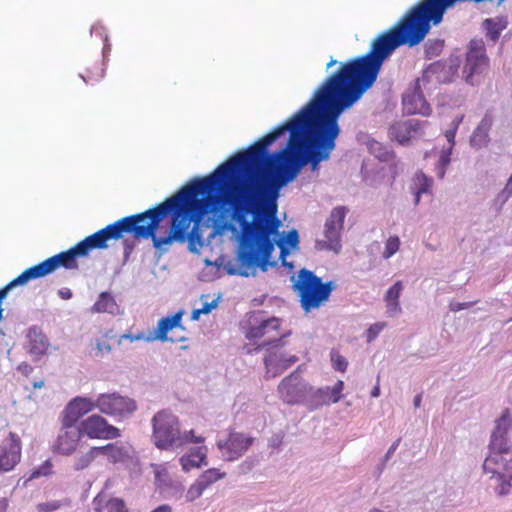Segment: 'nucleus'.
Returning a JSON list of instances; mask_svg holds the SVG:
<instances>
[{
    "label": "nucleus",
    "mask_w": 512,
    "mask_h": 512,
    "mask_svg": "<svg viewBox=\"0 0 512 512\" xmlns=\"http://www.w3.org/2000/svg\"><path fill=\"white\" fill-rule=\"evenodd\" d=\"M21 459V440L10 432L0 444V473L11 471Z\"/></svg>",
    "instance_id": "f3484780"
},
{
    "label": "nucleus",
    "mask_w": 512,
    "mask_h": 512,
    "mask_svg": "<svg viewBox=\"0 0 512 512\" xmlns=\"http://www.w3.org/2000/svg\"><path fill=\"white\" fill-rule=\"evenodd\" d=\"M80 434H86L89 438L114 439L120 436V430L108 424L100 415H91L78 426Z\"/></svg>",
    "instance_id": "dca6fc26"
},
{
    "label": "nucleus",
    "mask_w": 512,
    "mask_h": 512,
    "mask_svg": "<svg viewBox=\"0 0 512 512\" xmlns=\"http://www.w3.org/2000/svg\"><path fill=\"white\" fill-rule=\"evenodd\" d=\"M444 47V40L442 39H429L425 44V56L428 59L438 56Z\"/></svg>",
    "instance_id": "8fccbe9b"
},
{
    "label": "nucleus",
    "mask_w": 512,
    "mask_h": 512,
    "mask_svg": "<svg viewBox=\"0 0 512 512\" xmlns=\"http://www.w3.org/2000/svg\"><path fill=\"white\" fill-rule=\"evenodd\" d=\"M81 438L77 425H71L62 421V427L54 444V451L62 455L72 454Z\"/></svg>",
    "instance_id": "6ab92c4d"
},
{
    "label": "nucleus",
    "mask_w": 512,
    "mask_h": 512,
    "mask_svg": "<svg viewBox=\"0 0 512 512\" xmlns=\"http://www.w3.org/2000/svg\"><path fill=\"white\" fill-rule=\"evenodd\" d=\"M466 54H486L484 41L482 39H472Z\"/></svg>",
    "instance_id": "13d9d810"
},
{
    "label": "nucleus",
    "mask_w": 512,
    "mask_h": 512,
    "mask_svg": "<svg viewBox=\"0 0 512 512\" xmlns=\"http://www.w3.org/2000/svg\"><path fill=\"white\" fill-rule=\"evenodd\" d=\"M331 361H332L333 368L335 370L340 371V372L346 371L348 362L338 352H336V351L331 352Z\"/></svg>",
    "instance_id": "4d7b16f0"
},
{
    "label": "nucleus",
    "mask_w": 512,
    "mask_h": 512,
    "mask_svg": "<svg viewBox=\"0 0 512 512\" xmlns=\"http://www.w3.org/2000/svg\"><path fill=\"white\" fill-rule=\"evenodd\" d=\"M28 282L29 279L24 270L20 275H18L16 278H14L12 281H10L8 284H6L3 288L0 289L1 298L5 300L10 290H12L16 286L25 285Z\"/></svg>",
    "instance_id": "de8ad7c7"
},
{
    "label": "nucleus",
    "mask_w": 512,
    "mask_h": 512,
    "mask_svg": "<svg viewBox=\"0 0 512 512\" xmlns=\"http://www.w3.org/2000/svg\"><path fill=\"white\" fill-rule=\"evenodd\" d=\"M288 334H284L283 336L279 337V338H273L269 341H265L259 345H257L253 351L254 352H260L261 350H266V354H268L269 352H276L275 349L276 348H279V347H282L284 346V341L283 339L287 336Z\"/></svg>",
    "instance_id": "09e8293b"
},
{
    "label": "nucleus",
    "mask_w": 512,
    "mask_h": 512,
    "mask_svg": "<svg viewBox=\"0 0 512 512\" xmlns=\"http://www.w3.org/2000/svg\"><path fill=\"white\" fill-rule=\"evenodd\" d=\"M118 308L115 297L110 292L105 291L99 294L98 299L91 307V312L115 314Z\"/></svg>",
    "instance_id": "72a5a7b5"
},
{
    "label": "nucleus",
    "mask_w": 512,
    "mask_h": 512,
    "mask_svg": "<svg viewBox=\"0 0 512 512\" xmlns=\"http://www.w3.org/2000/svg\"><path fill=\"white\" fill-rule=\"evenodd\" d=\"M491 116L485 115L470 136V145L475 149L486 147L490 142L489 132L492 128Z\"/></svg>",
    "instance_id": "c85d7f7f"
},
{
    "label": "nucleus",
    "mask_w": 512,
    "mask_h": 512,
    "mask_svg": "<svg viewBox=\"0 0 512 512\" xmlns=\"http://www.w3.org/2000/svg\"><path fill=\"white\" fill-rule=\"evenodd\" d=\"M219 189L211 193L210 204L224 202L232 208L229 214L230 222L225 224V230L230 231L237 242L236 261L238 267L229 260L225 271L231 276H256L257 268L262 272L269 266H276L275 261L270 262L275 250L277 238L271 229L260 218L238 186L237 176L229 178L220 184Z\"/></svg>",
    "instance_id": "7ed1b4c3"
},
{
    "label": "nucleus",
    "mask_w": 512,
    "mask_h": 512,
    "mask_svg": "<svg viewBox=\"0 0 512 512\" xmlns=\"http://www.w3.org/2000/svg\"><path fill=\"white\" fill-rule=\"evenodd\" d=\"M436 8L440 14L441 19L443 20L446 12L452 8H454L459 3L471 2L474 4H480L484 2H492L493 0H433ZM504 0H498V3L501 4Z\"/></svg>",
    "instance_id": "a19ab883"
},
{
    "label": "nucleus",
    "mask_w": 512,
    "mask_h": 512,
    "mask_svg": "<svg viewBox=\"0 0 512 512\" xmlns=\"http://www.w3.org/2000/svg\"><path fill=\"white\" fill-rule=\"evenodd\" d=\"M442 22L433 0H420L391 28L380 33L370 50L329 75L318 89L352 107L373 86L384 61L399 47L420 44Z\"/></svg>",
    "instance_id": "f257e3e1"
},
{
    "label": "nucleus",
    "mask_w": 512,
    "mask_h": 512,
    "mask_svg": "<svg viewBox=\"0 0 512 512\" xmlns=\"http://www.w3.org/2000/svg\"><path fill=\"white\" fill-rule=\"evenodd\" d=\"M28 353L33 360L37 361L44 356L49 347V340L42 330L37 326H32L27 332Z\"/></svg>",
    "instance_id": "b1692460"
},
{
    "label": "nucleus",
    "mask_w": 512,
    "mask_h": 512,
    "mask_svg": "<svg viewBox=\"0 0 512 512\" xmlns=\"http://www.w3.org/2000/svg\"><path fill=\"white\" fill-rule=\"evenodd\" d=\"M97 408L96 400L91 398L77 396L73 398L65 407L62 421L71 425H76L78 420L85 414Z\"/></svg>",
    "instance_id": "4be33fe9"
},
{
    "label": "nucleus",
    "mask_w": 512,
    "mask_h": 512,
    "mask_svg": "<svg viewBox=\"0 0 512 512\" xmlns=\"http://www.w3.org/2000/svg\"><path fill=\"white\" fill-rule=\"evenodd\" d=\"M403 290V284L401 281L395 282L386 292L385 301L387 303V313L389 316L401 312V306L399 303V297Z\"/></svg>",
    "instance_id": "f704fd0d"
},
{
    "label": "nucleus",
    "mask_w": 512,
    "mask_h": 512,
    "mask_svg": "<svg viewBox=\"0 0 512 512\" xmlns=\"http://www.w3.org/2000/svg\"><path fill=\"white\" fill-rule=\"evenodd\" d=\"M302 169L289 158H274V152L265 151V171L263 173H248L253 176L252 184L280 194L282 188L292 183Z\"/></svg>",
    "instance_id": "0eeeda50"
},
{
    "label": "nucleus",
    "mask_w": 512,
    "mask_h": 512,
    "mask_svg": "<svg viewBox=\"0 0 512 512\" xmlns=\"http://www.w3.org/2000/svg\"><path fill=\"white\" fill-rule=\"evenodd\" d=\"M476 303V301H472V302H451L450 305H449V308L452 312H458V311H461L463 309H468L470 307H472L474 304Z\"/></svg>",
    "instance_id": "338daca9"
},
{
    "label": "nucleus",
    "mask_w": 512,
    "mask_h": 512,
    "mask_svg": "<svg viewBox=\"0 0 512 512\" xmlns=\"http://www.w3.org/2000/svg\"><path fill=\"white\" fill-rule=\"evenodd\" d=\"M347 209L344 206H338L332 209L325 222V240H316L315 248L317 250L333 251L338 254L342 248L340 233L343 229Z\"/></svg>",
    "instance_id": "9d476101"
},
{
    "label": "nucleus",
    "mask_w": 512,
    "mask_h": 512,
    "mask_svg": "<svg viewBox=\"0 0 512 512\" xmlns=\"http://www.w3.org/2000/svg\"><path fill=\"white\" fill-rule=\"evenodd\" d=\"M485 474H489V487L497 497L512 496V468L507 470L483 469Z\"/></svg>",
    "instance_id": "412c9836"
},
{
    "label": "nucleus",
    "mask_w": 512,
    "mask_h": 512,
    "mask_svg": "<svg viewBox=\"0 0 512 512\" xmlns=\"http://www.w3.org/2000/svg\"><path fill=\"white\" fill-rule=\"evenodd\" d=\"M204 490L205 488L196 480L186 492V501L193 502L202 495Z\"/></svg>",
    "instance_id": "6e6d98bb"
},
{
    "label": "nucleus",
    "mask_w": 512,
    "mask_h": 512,
    "mask_svg": "<svg viewBox=\"0 0 512 512\" xmlns=\"http://www.w3.org/2000/svg\"><path fill=\"white\" fill-rule=\"evenodd\" d=\"M225 477V473L219 472L216 468H211L204 471L197 479V481L206 489L214 482Z\"/></svg>",
    "instance_id": "c03bdc74"
},
{
    "label": "nucleus",
    "mask_w": 512,
    "mask_h": 512,
    "mask_svg": "<svg viewBox=\"0 0 512 512\" xmlns=\"http://www.w3.org/2000/svg\"><path fill=\"white\" fill-rule=\"evenodd\" d=\"M207 448L205 446L196 447L190 450L188 454L180 458V464L183 471L188 472L192 468H200L207 465Z\"/></svg>",
    "instance_id": "c756f323"
},
{
    "label": "nucleus",
    "mask_w": 512,
    "mask_h": 512,
    "mask_svg": "<svg viewBox=\"0 0 512 512\" xmlns=\"http://www.w3.org/2000/svg\"><path fill=\"white\" fill-rule=\"evenodd\" d=\"M61 506V503L59 501H50L45 503H39L37 505V509L40 512H52L57 509H59Z\"/></svg>",
    "instance_id": "e2e57ef3"
},
{
    "label": "nucleus",
    "mask_w": 512,
    "mask_h": 512,
    "mask_svg": "<svg viewBox=\"0 0 512 512\" xmlns=\"http://www.w3.org/2000/svg\"><path fill=\"white\" fill-rule=\"evenodd\" d=\"M214 171L194 178L174 195L141 213L132 214L130 234L134 239H151L154 249L162 255L174 242L185 243V225L210 205L211 193L220 188Z\"/></svg>",
    "instance_id": "f03ea898"
},
{
    "label": "nucleus",
    "mask_w": 512,
    "mask_h": 512,
    "mask_svg": "<svg viewBox=\"0 0 512 512\" xmlns=\"http://www.w3.org/2000/svg\"><path fill=\"white\" fill-rule=\"evenodd\" d=\"M451 153H452L451 147H449L448 149L442 150L439 160L437 162V165H440L442 167H448V165L451 162Z\"/></svg>",
    "instance_id": "0e129e2a"
},
{
    "label": "nucleus",
    "mask_w": 512,
    "mask_h": 512,
    "mask_svg": "<svg viewBox=\"0 0 512 512\" xmlns=\"http://www.w3.org/2000/svg\"><path fill=\"white\" fill-rule=\"evenodd\" d=\"M343 388L344 382L342 380H338L332 388L328 386L315 388L309 385L303 405L310 411H314L324 405L337 403L342 398Z\"/></svg>",
    "instance_id": "4468645a"
},
{
    "label": "nucleus",
    "mask_w": 512,
    "mask_h": 512,
    "mask_svg": "<svg viewBox=\"0 0 512 512\" xmlns=\"http://www.w3.org/2000/svg\"><path fill=\"white\" fill-rule=\"evenodd\" d=\"M490 453L485 458L488 459L492 456H501V459H509L511 446H508L506 436H493L491 435V440L489 444Z\"/></svg>",
    "instance_id": "e433bc0d"
},
{
    "label": "nucleus",
    "mask_w": 512,
    "mask_h": 512,
    "mask_svg": "<svg viewBox=\"0 0 512 512\" xmlns=\"http://www.w3.org/2000/svg\"><path fill=\"white\" fill-rule=\"evenodd\" d=\"M262 312H258L254 316L255 324L250 322V327L246 332V338L248 340L259 339L265 336L268 330H277L280 326V320L276 317H271L269 319H258L257 315H261Z\"/></svg>",
    "instance_id": "cd10ccee"
},
{
    "label": "nucleus",
    "mask_w": 512,
    "mask_h": 512,
    "mask_svg": "<svg viewBox=\"0 0 512 512\" xmlns=\"http://www.w3.org/2000/svg\"><path fill=\"white\" fill-rule=\"evenodd\" d=\"M191 223L185 225V234L187 235L186 242H188V250L193 254H199L200 248L204 246L202 232L197 224L193 225L189 231Z\"/></svg>",
    "instance_id": "4c0bfd02"
},
{
    "label": "nucleus",
    "mask_w": 512,
    "mask_h": 512,
    "mask_svg": "<svg viewBox=\"0 0 512 512\" xmlns=\"http://www.w3.org/2000/svg\"><path fill=\"white\" fill-rule=\"evenodd\" d=\"M99 454L107 456L109 462L128 463L133 456V449L130 445L122 442L109 443L105 446H99Z\"/></svg>",
    "instance_id": "a878e982"
},
{
    "label": "nucleus",
    "mask_w": 512,
    "mask_h": 512,
    "mask_svg": "<svg viewBox=\"0 0 512 512\" xmlns=\"http://www.w3.org/2000/svg\"><path fill=\"white\" fill-rule=\"evenodd\" d=\"M427 67V73L433 74L435 82L449 83L457 72L459 62L457 59L439 60L429 64Z\"/></svg>",
    "instance_id": "bb28decb"
},
{
    "label": "nucleus",
    "mask_w": 512,
    "mask_h": 512,
    "mask_svg": "<svg viewBox=\"0 0 512 512\" xmlns=\"http://www.w3.org/2000/svg\"><path fill=\"white\" fill-rule=\"evenodd\" d=\"M462 116L453 121V127L451 129H448L446 132H445V137L447 139V141L450 143V147L453 148L454 144H455V136H456V132H457V129H458V126H459V123L462 121Z\"/></svg>",
    "instance_id": "052dcab7"
},
{
    "label": "nucleus",
    "mask_w": 512,
    "mask_h": 512,
    "mask_svg": "<svg viewBox=\"0 0 512 512\" xmlns=\"http://www.w3.org/2000/svg\"><path fill=\"white\" fill-rule=\"evenodd\" d=\"M254 438L243 433L230 432L226 440L217 441V447L225 461H235L242 457L253 444Z\"/></svg>",
    "instance_id": "2eb2a0df"
},
{
    "label": "nucleus",
    "mask_w": 512,
    "mask_h": 512,
    "mask_svg": "<svg viewBox=\"0 0 512 512\" xmlns=\"http://www.w3.org/2000/svg\"><path fill=\"white\" fill-rule=\"evenodd\" d=\"M96 406L101 413L120 418L129 417L137 409L135 400L117 392L100 394Z\"/></svg>",
    "instance_id": "9b49d317"
},
{
    "label": "nucleus",
    "mask_w": 512,
    "mask_h": 512,
    "mask_svg": "<svg viewBox=\"0 0 512 512\" xmlns=\"http://www.w3.org/2000/svg\"><path fill=\"white\" fill-rule=\"evenodd\" d=\"M512 196V186L506 184L504 189L497 195L496 201H499L501 206Z\"/></svg>",
    "instance_id": "69168bd1"
},
{
    "label": "nucleus",
    "mask_w": 512,
    "mask_h": 512,
    "mask_svg": "<svg viewBox=\"0 0 512 512\" xmlns=\"http://www.w3.org/2000/svg\"><path fill=\"white\" fill-rule=\"evenodd\" d=\"M299 366L278 385L280 398L289 405L303 404L309 384L300 375Z\"/></svg>",
    "instance_id": "ddd939ff"
},
{
    "label": "nucleus",
    "mask_w": 512,
    "mask_h": 512,
    "mask_svg": "<svg viewBox=\"0 0 512 512\" xmlns=\"http://www.w3.org/2000/svg\"><path fill=\"white\" fill-rule=\"evenodd\" d=\"M25 272L28 276L29 281L42 278L53 273L47 259L25 269Z\"/></svg>",
    "instance_id": "79ce46f5"
},
{
    "label": "nucleus",
    "mask_w": 512,
    "mask_h": 512,
    "mask_svg": "<svg viewBox=\"0 0 512 512\" xmlns=\"http://www.w3.org/2000/svg\"><path fill=\"white\" fill-rule=\"evenodd\" d=\"M131 215L108 224L104 228L86 237L92 249H106L109 240H120L124 234H130Z\"/></svg>",
    "instance_id": "f8f14e48"
},
{
    "label": "nucleus",
    "mask_w": 512,
    "mask_h": 512,
    "mask_svg": "<svg viewBox=\"0 0 512 512\" xmlns=\"http://www.w3.org/2000/svg\"><path fill=\"white\" fill-rule=\"evenodd\" d=\"M428 67H426L423 70L422 76L420 78H417L415 81V86L417 87H426L427 84L431 83L434 79V76L432 73H427Z\"/></svg>",
    "instance_id": "680f3d73"
},
{
    "label": "nucleus",
    "mask_w": 512,
    "mask_h": 512,
    "mask_svg": "<svg viewBox=\"0 0 512 512\" xmlns=\"http://www.w3.org/2000/svg\"><path fill=\"white\" fill-rule=\"evenodd\" d=\"M421 129V123L418 120L410 119L394 123L389 128V134L400 144L404 145L413 138Z\"/></svg>",
    "instance_id": "393cba45"
},
{
    "label": "nucleus",
    "mask_w": 512,
    "mask_h": 512,
    "mask_svg": "<svg viewBox=\"0 0 512 512\" xmlns=\"http://www.w3.org/2000/svg\"><path fill=\"white\" fill-rule=\"evenodd\" d=\"M414 184L416 186V190L419 191V193H429L431 186L433 184L432 178L428 177L426 174H424L422 171H419L416 173L414 178Z\"/></svg>",
    "instance_id": "49530a36"
},
{
    "label": "nucleus",
    "mask_w": 512,
    "mask_h": 512,
    "mask_svg": "<svg viewBox=\"0 0 512 512\" xmlns=\"http://www.w3.org/2000/svg\"><path fill=\"white\" fill-rule=\"evenodd\" d=\"M111 345L108 342L97 340L96 343V356H100L103 354H108L111 352Z\"/></svg>",
    "instance_id": "774afa93"
},
{
    "label": "nucleus",
    "mask_w": 512,
    "mask_h": 512,
    "mask_svg": "<svg viewBox=\"0 0 512 512\" xmlns=\"http://www.w3.org/2000/svg\"><path fill=\"white\" fill-rule=\"evenodd\" d=\"M264 365L266 368L265 378H275L281 375L286 369L289 368V363L281 365L278 362V352H269L264 357Z\"/></svg>",
    "instance_id": "c9c22d12"
},
{
    "label": "nucleus",
    "mask_w": 512,
    "mask_h": 512,
    "mask_svg": "<svg viewBox=\"0 0 512 512\" xmlns=\"http://www.w3.org/2000/svg\"><path fill=\"white\" fill-rule=\"evenodd\" d=\"M98 455H100L98 447H92L87 453L75 459L74 470L80 471L87 468Z\"/></svg>",
    "instance_id": "37998d69"
},
{
    "label": "nucleus",
    "mask_w": 512,
    "mask_h": 512,
    "mask_svg": "<svg viewBox=\"0 0 512 512\" xmlns=\"http://www.w3.org/2000/svg\"><path fill=\"white\" fill-rule=\"evenodd\" d=\"M508 26V20L506 17L498 16L494 18H486L482 22V29L485 32L487 39L496 43L500 37V34Z\"/></svg>",
    "instance_id": "2f4dec72"
},
{
    "label": "nucleus",
    "mask_w": 512,
    "mask_h": 512,
    "mask_svg": "<svg viewBox=\"0 0 512 512\" xmlns=\"http://www.w3.org/2000/svg\"><path fill=\"white\" fill-rule=\"evenodd\" d=\"M512 424L508 411H505L499 419L496 420L495 428L491 435L506 436Z\"/></svg>",
    "instance_id": "a18cd8bd"
},
{
    "label": "nucleus",
    "mask_w": 512,
    "mask_h": 512,
    "mask_svg": "<svg viewBox=\"0 0 512 512\" xmlns=\"http://www.w3.org/2000/svg\"><path fill=\"white\" fill-rule=\"evenodd\" d=\"M240 190H244L248 204L253 206L260 218L271 229L274 237L280 236L279 228L282 226V221L277 217V200L280 194L254 184L240 187Z\"/></svg>",
    "instance_id": "6e6552de"
},
{
    "label": "nucleus",
    "mask_w": 512,
    "mask_h": 512,
    "mask_svg": "<svg viewBox=\"0 0 512 512\" xmlns=\"http://www.w3.org/2000/svg\"><path fill=\"white\" fill-rule=\"evenodd\" d=\"M184 314L183 310H179L173 315L162 317L155 329V334L153 337H149L148 340H159L161 342H184L187 341V337L182 336L177 339L172 337H168V332L173 330L174 328H180L181 330H185V327L182 326V316Z\"/></svg>",
    "instance_id": "a211bd4d"
},
{
    "label": "nucleus",
    "mask_w": 512,
    "mask_h": 512,
    "mask_svg": "<svg viewBox=\"0 0 512 512\" xmlns=\"http://www.w3.org/2000/svg\"><path fill=\"white\" fill-rule=\"evenodd\" d=\"M403 110L410 115L421 114L428 116L431 114L432 108L426 101L422 88L414 86L413 89L407 90L402 97Z\"/></svg>",
    "instance_id": "aec40b11"
},
{
    "label": "nucleus",
    "mask_w": 512,
    "mask_h": 512,
    "mask_svg": "<svg viewBox=\"0 0 512 512\" xmlns=\"http://www.w3.org/2000/svg\"><path fill=\"white\" fill-rule=\"evenodd\" d=\"M47 261L52 272L56 271L60 267H63L65 269L78 268L77 260L75 259L70 248L66 251H62L56 255L47 258Z\"/></svg>",
    "instance_id": "473e14b6"
},
{
    "label": "nucleus",
    "mask_w": 512,
    "mask_h": 512,
    "mask_svg": "<svg viewBox=\"0 0 512 512\" xmlns=\"http://www.w3.org/2000/svg\"><path fill=\"white\" fill-rule=\"evenodd\" d=\"M204 441L203 437L195 436L193 430L189 431H180V439L178 441V448L182 447L188 443H201Z\"/></svg>",
    "instance_id": "864d4df0"
},
{
    "label": "nucleus",
    "mask_w": 512,
    "mask_h": 512,
    "mask_svg": "<svg viewBox=\"0 0 512 512\" xmlns=\"http://www.w3.org/2000/svg\"><path fill=\"white\" fill-rule=\"evenodd\" d=\"M368 149L372 155L382 162H390L395 158L394 151L379 141H369Z\"/></svg>",
    "instance_id": "ea45409f"
},
{
    "label": "nucleus",
    "mask_w": 512,
    "mask_h": 512,
    "mask_svg": "<svg viewBox=\"0 0 512 512\" xmlns=\"http://www.w3.org/2000/svg\"><path fill=\"white\" fill-rule=\"evenodd\" d=\"M108 512H128L125 502L120 498H111L105 504Z\"/></svg>",
    "instance_id": "5fc2aeb1"
},
{
    "label": "nucleus",
    "mask_w": 512,
    "mask_h": 512,
    "mask_svg": "<svg viewBox=\"0 0 512 512\" xmlns=\"http://www.w3.org/2000/svg\"><path fill=\"white\" fill-rule=\"evenodd\" d=\"M316 95L321 96L323 102L316 108L312 138L309 141L308 165L313 172L319 169L321 162L330 159L332 151L336 148V140L341 133L339 119L346 110L351 108L318 88Z\"/></svg>",
    "instance_id": "39448f33"
},
{
    "label": "nucleus",
    "mask_w": 512,
    "mask_h": 512,
    "mask_svg": "<svg viewBox=\"0 0 512 512\" xmlns=\"http://www.w3.org/2000/svg\"><path fill=\"white\" fill-rule=\"evenodd\" d=\"M385 327L384 323H375L371 325L367 330V342H372L377 338L379 333L383 330Z\"/></svg>",
    "instance_id": "bf43d9fd"
},
{
    "label": "nucleus",
    "mask_w": 512,
    "mask_h": 512,
    "mask_svg": "<svg viewBox=\"0 0 512 512\" xmlns=\"http://www.w3.org/2000/svg\"><path fill=\"white\" fill-rule=\"evenodd\" d=\"M155 467V484L162 490L171 487L174 488L177 493H181L183 491V486L181 484H173L172 479L170 478L167 470L159 465H153Z\"/></svg>",
    "instance_id": "58836bf2"
},
{
    "label": "nucleus",
    "mask_w": 512,
    "mask_h": 512,
    "mask_svg": "<svg viewBox=\"0 0 512 512\" xmlns=\"http://www.w3.org/2000/svg\"><path fill=\"white\" fill-rule=\"evenodd\" d=\"M151 440L160 450L178 448L180 423L176 415L169 410L158 411L151 420Z\"/></svg>",
    "instance_id": "1a4fd4ad"
},
{
    "label": "nucleus",
    "mask_w": 512,
    "mask_h": 512,
    "mask_svg": "<svg viewBox=\"0 0 512 512\" xmlns=\"http://www.w3.org/2000/svg\"><path fill=\"white\" fill-rule=\"evenodd\" d=\"M299 243V233L295 228H292L288 232H281V235L277 236L276 243V246L280 249L279 258H286L292 250H297Z\"/></svg>",
    "instance_id": "7c9ffc66"
},
{
    "label": "nucleus",
    "mask_w": 512,
    "mask_h": 512,
    "mask_svg": "<svg viewBox=\"0 0 512 512\" xmlns=\"http://www.w3.org/2000/svg\"><path fill=\"white\" fill-rule=\"evenodd\" d=\"M489 59L486 54H466L463 65V79L470 85L477 83L476 77L482 74L488 66Z\"/></svg>",
    "instance_id": "5701e85b"
},
{
    "label": "nucleus",
    "mask_w": 512,
    "mask_h": 512,
    "mask_svg": "<svg viewBox=\"0 0 512 512\" xmlns=\"http://www.w3.org/2000/svg\"><path fill=\"white\" fill-rule=\"evenodd\" d=\"M400 246V240L398 236H391L388 238L385 244V250L383 252V257L385 259L390 258L393 256L399 249Z\"/></svg>",
    "instance_id": "603ef678"
},
{
    "label": "nucleus",
    "mask_w": 512,
    "mask_h": 512,
    "mask_svg": "<svg viewBox=\"0 0 512 512\" xmlns=\"http://www.w3.org/2000/svg\"><path fill=\"white\" fill-rule=\"evenodd\" d=\"M291 281L292 289L298 295L300 305L306 313L327 302L337 287L334 281L323 282L322 278L306 268L300 269L297 277L291 276Z\"/></svg>",
    "instance_id": "423d86ee"
},
{
    "label": "nucleus",
    "mask_w": 512,
    "mask_h": 512,
    "mask_svg": "<svg viewBox=\"0 0 512 512\" xmlns=\"http://www.w3.org/2000/svg\"><path fill=\"white\" fill-rule=\"evenodd\" d=\"M323 102L321 96L313 93L311 100L289 120L278 125L268 134L250 144L246 150L236 153L220 164L215 170L220 183L238 176L241 172L263 173L265 171V151L277 139L289 133L286 144L274 152V158L289 156L300 169L308 165L309 141L312 138L314 114Z\"/></svg>",
    "instance_id": "20e7f679"
},
{
    "label": "nucleus",
    "mask_w": 512,
    "mask_h": 512,
    "mask_svg": "<svg viewBox=\"0 0 512 512\" xmlns=\"http://www.w3.org/2000/svg\"><path fill=\"white\" fill-rule=\"evenodd\" d=\"M70 249H71L76 260L78 257L87 256L89 254V252L91 250H93L86 238H84L83 240L78 242L76 245H74Z\"/></svg>",
    "instance_id": "3c124183"
}]
</instances>
